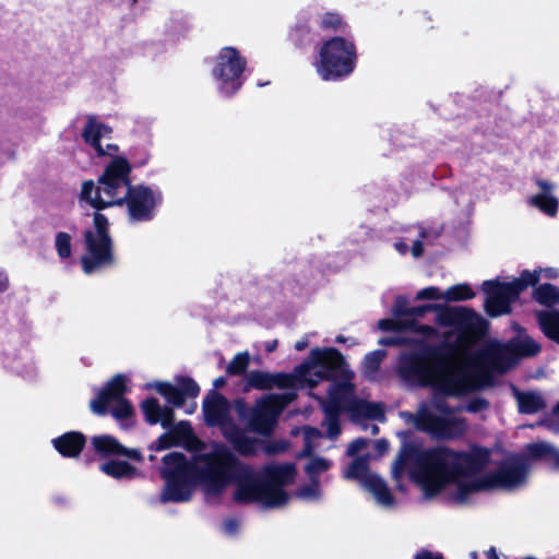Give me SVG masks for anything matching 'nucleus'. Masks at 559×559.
Instances as JSON below:
<instances>
[{
    "mask_svg": "<svg viewBox=\"0 0 559 559\" xmlns=\"http://www.w3.org/2000/svg\"><path fill=\"white\" fill-rule=\"evenodd\" d=\"M455 344L442 342L412 353L401 360L399 373L406 382L428 386L435 384L445 396L461 397L493 385L488 370H471L455 366L450 360L455 355Z\"/></svg>",
    "mask_w": 559,
    "mask_h": 559,
    "instance_id": "obj_1",
    "label": "nucleus"
},
{
    "mask_svg": "<svg viewBox=\"0 0 559 559\" xmlns=\"http://www.w3.org/2000/svg\"><path fill=\"white\" fill-rule=\"evenodd\" d=\"M201 488L209 496H221L246 471L245 463L224 443H214L211 451L195 453Z\"/></svg>",
    "mask_w": 559,
    "mask_h": 559,
    "instance_id": "obj_2",
    "label": "nucleus"
},
{
    "mask_svg": "<svg viewBox=\"0 0 559 559\" xmlns=\"http://www.w3.org/2000/svg\"><path fill=\"white\" fill-rule=\"evenodd\" d=\"M162 461L160 477L165 485L159 496L160 502L189 501L195 487H201L195 453L188 460L181 452H170Z\"/></svg>",
    "mask_w": 559,
    "mask_h": 559,
    "instance_id": "obj_3",
    "label": "nucleus"
},
{
    "mask_svg": "<svg viewBox=\"0 0 559 559\" xmlns=\"http://www.w3.org/2000/svg\"><path fill=\"white\" fill-rule=\"evenodd\" d=\"M357 58L353 39L333 36L321 43L316 70L323 81H338L354 72Z\"/></svg>",
    "mask_w": 559,
    "mask_h": 559,
    "instance_id": "obj_4",
    "label": "nucleus"
},
{
    "mask_svg": "<svg viewBox=\"0 0 559 559\" xmlns=\"http://www.w3.org/2000/svg\"><path fill=\"white\" fill-rule=\"evenodd\" d=\"M132 165L123 156H115L105 167L102 176L98 178V186L93 180H85L82 183L80 199L94 207V200L114 201L121 199L120 190L132 187L131 175Z\"/></svg>",
    "mask_w": 559,
    "mask_h": 559,
    "instance_id": "obj_5",
    "label": "nucleus"
},
{
    "mask_svg": "<svg viewBox=\"0 0 559 559\" xmlns=\"http://www.w3.org/2000/svg\"><path fill=\"white\" fill-rule=\"evenodd\" d=\"M436 322L441 326L454 328L457 332L455 347L469 346L483 340L489 329L488 321L474 309L456 306L442 308L436 316Z\"/></svg>",
    "mask_w": 559,
    "mask_h": 559,
    "instance_id": "obj_6",
    "label": "nucleus"
},
{
    "mask_svg": "<svg viewBox=\"0 0 559 559\" xmlns=\"http://www.w3.org/2000/svg\"><path fill=\"white\" fill-rule=\"evenodd\" d=\"M519 333L524 329L518 326ZM542 346L530 335H521L512 337L507 343L493 342L487 345L481 352V358L492 369L506 372L510 369L519 358L534 357L539 354Z\"/></svg>",
    "mask_w": 559,
    "mask_h": 559,
    "instance_id": "obj_7",
    "label": "nucleus"
},
{
    "mask_svg": "<svg viewBox=\"0 0 559 559\" xmlns=\"http://www.w3.org/2000/svg\"><path fill=\"white\" fill-rule=\"evenodd\" d=\"M163 202V194L159 190H153L145 185H133L129 187L121 199L114 201L94 200V209L103 211L111 206L127 205L128 215L131 222H150L154 218L155 209Z\"/></svg>",
    "mask_w": 559,
    "mask_h": 559,
    "instance_id": "obj_8",
    "label": "nucleus"
},
{
    "mask_svg": "<svg viewBox=\"0 0 559 559\" xmlns=\"http://www.w3.org/2000/svg\"><path fill=\"white\" fill-rule=\"evenodd\" d=\"M246 67L247 60L237 48L226 46L219 50L212 76L218 82L222 95L231 97L242 87Z\"/></svg>",
    "mask_w": 559,
    "mask_h": 559,
    "instance_id": "obj_9",
    "label": "nucleus"
},
{
    "mask_svg": "<svg viewBox=\"0 0 559 559\" xmlns=\"http://www.w3.org/2000/svg\"><path fill=\"white\" fill-rule=\"evenodd\" d=\"M127 378L124 374H115L104 386L98 391L97 396L90 402L91 411L98 416H104L108 413V407L111 402L116 405L111 409V415L117 420H126L134 415V408L131 402L124 399L127 393Z\"/></svg>",
    "mask_w": 559,
    "mask_h": 559,
    "instance_id": "obj_10",
    "label": "nucleus"
},
{
    "mask_svg": "<svg viewBox=\"0 0 559 559\" xmlns=\"http://www.w3.org/2000/svg\"><path fill=\"white\" fill-rule=\"evenodd\" d=\"M452 453L453 450L448 447H436L424 450L419 455L416 472L427 491L437 492L441 489L444 480L451 479Z\"/></svg>",
    "mask_w": 559,
    "mask_h": 559,
    "instance_id": "obj_11",
    "label": "nucleus"
},
{
    "mask_svg": "<svg viewBox=\"0 0 559 559\" xmlns=\"http://www.w3.org/2000/svg\"><path fill=\"white\" fill-rule=\"evenodd\" d=\"M246 471H240L241 476L235 479L237 485L234 492V500L239 504L261 502L266 508H277L275 499L266 485L263 475H257L253 469L245 463Z\"/></svg>",
    "mask_w": 559,
    "mask_h": 559,
    "instance_id": "obj_12",
    "label": "nucleus"
},
{
    "mask_svg": "<svg viewBox=\"0 0 559 559\" xmlns=\"http://www.w3.org/2000/svg\"><path fill=\"white\" fill-rule=\"evenodd\" d=\"M83 237L86 254L81 258V266L85 274H92L97 269L115 264L111 237L95 236L92 234V229H86Z\"/></svg>",
    "mask_w": 559,
    "mask_h": 559,
    "instance_id": "obj_13",
    "label": "nucleus"
},
{
    "mask_svg": "<svg viewBox=\"0 0 559 559\" xmlns=\"http://www.w3.org/2000/svg\"><path fill=\"white\" fill-rule=\"evenodd\" d=\"M530 466L525 457L514 454L504 460L498 469L487 473L489 490H510L526 481Z\"/></svg>",
    "mask_w": 559,
    "mask_h": 559,
    "instance_id": "obj_14",
    "label": "nucleus"
},
{
    "mask_svg": "<svg viewBox=\"0 0 559 559\" xmlns=\"http://www.w3.org/2000/svg\"><path fill=\"white\" fill-rule=\"evenodd\" d=\"M490 462V451L480 445H474L469 452L454 451L451 460V479L471 477L481 473Z\"/></svg>",
    "mask_w": 559,
    "mask_h": 559,
    "instance_id": "obj_15",
    "label": "nucleus"
},
{
    "mask_svg": "<svg viewBox=\"0 0 559 559\" xmlns=\"http://www.w3.org/2000/svg\"><path fill=\"white\" fill-rule=\"evenodd\" d=\"M310 366L321 368L326 379H334L349 372L346 369V361L343 354L334 347L323 349L319 347L312 348L309 354L308 362L301 364L296 370L302 372Z\"/></svg>",
    "mask_w": 559,
    "mask_h": 559,
    "instance_id": "obj_16",
    "label": "nucleus"
},
{
    "mask_svg": "<svg viewBox=\"0 0 559 559\" xmlns=\"http://www.w3.org/2000/svg\"><path fill=\"white\" fill-rule=\"evenodd\" d=\"M262 475L275 499L273 503L278 504V507L285 506L289 496L283 487L294 481L296 476L295 465L292 463L271 464L264 467Z\"/></svg>",
    "mask_w": 559,
    "mask_h": 559,
    "instance_id": "obj_17",
    "label": "nucleus"
},
{
    "mask_svg": "<svg viewBox=\"0 0 559 559\" xmlns=\"http://www.w3.org/2000/svg\"><path fill=\"white\" fill-rule=\"evenodd\" d=\"M540 280V271L523 270L520 276L511 282H499L498 280H488L484 284L487 288L492 289L508 304L512 305L518 300L520 295L530 286H536Z\"/></svg>",
    "mask_w": 559,
    "mask_h": 559,
    "instance_id": "obj_18",
    "label": "nucleus"
},
{
    "mask_svg": "<svg viewBox=\"0 0 559 559\" xmlns=\"http://www.w3.org/2000/svg\"><path fill=\"white\" fill-rule=\"evenodd\" d=\"M352 392H354V385L350 382H341L336 383L329 394V404L324 411L332 417L328 425V437L330 439H336L341 435V425L337 416Z\"/></svg>",
    "mask_w": 559,
    "mask_h": 559,
    "instance_id": "obj_19",
    "label": "nucleus"
},
{
    "mask_svg": "<svg viewBox=\"0 0 559 559\" xmlns=\"http://www.w3.org/2000/svg\"><path fill=\"white\" fill-rule=\"evenodd\" d=\"M228 400L215 390H211L203 401V414L205 424L209 427L226 426L230 423L228 418Z\"/></svg>",
    "mask_w": 559,
    "mask_h": 559,
    "instance_id": "obj_20",
    "label": "nucleus"
},
{
    "mask_svg": "<svg viewBox=\"0 0 559 559\" xmlns=\"http://www.w3.org/2000/svg\"><path fill=\"white\" fill-rule=\"evenodd\" d=\"M296 377L290 373H271L261 370H252L247 377V385L250 389L266 391L273 388L290 389L295 386Z\"/></svg>",
    "mask_w": 559,
    "mask_h": 559,
    "instance_id": "obj_21",
    "label": "nucleus"
},
{
    "mask_svg": "<svg viewBox=\"0 0 559 559\" xmlns=\"http://www.w3.org/2000/svg\"><path fill=\"white\" fill-rule=\"evenodd\" d=\"M223 435L241 456H254L263 443L258 438L247 436L246 431L233 421L223 427Z\"/></svg>",
    "mask_w": 559,
    "mask_h": 559,
    "instance_id": "obj_22",
    "label": "nucleus"
},
{
    "mask_svg": "<svg viewBox=\"0 0 559 559\" xmlns=\"http://www.w3.org/2000/svg\"><path fill=\"white\" fill-rule=\"evenodd\" d=\"M317 38L318 32L313 27L311 14H300L287 34L288 41L300 50L309 48Z\"/></svg>",
    "mask_w": 559,
    "mask_h": 559,
    "instance_id": "obj_23",
    "label": "nucleus"
},
{
    "mask_svg": "<svg viewBox=\"0 0 559 559\" xmlns=\"http://www.w3.org/2000/svg\"><path fill=\"white\" fill-rule=\"evenodd\" d=\"M535 183L540 191L530 198L528 204L538 209L544 214L555 217L558 213L559 201L552 194L554 183L542 178H536Z\"/></svg>",
    "mask_w": 559,
    "mask_h": 559,
    "instance_id": "obj_24",
    "label": "nucleus"
},
{
    "mask_svg": "<svg viewBox=\"0 0 559 559\" xmlns=\"http://www.w3.org/2000/svg\"><path fill=\"white\" fill-rule=\"evenodd\" d=\"M86 441V436L83 432L72 430L53 438L51 442L62 457L76 459L84 450Z\"/></svg>",
    "mask_w": 559,
    "mask_h": 559,
    "instance_id": "obj_25",
    "label": "nucleus"
},
{
    "mask_svg": "<svg viewBox=\"0 0 559 559\" xmlns=\"http://www.w3.org/2000/svg\"><path fill=\"white\" fill-rule=\"evenodd\" d=\"M346 409L354 420L371 419L383 420L384 408L382 403L369 402L362 399L353 396V393L347 396Z\"/></svg>",
    "mask_w": 559,
    "mask_h": 559,
    "instance_id": "obj_26",
    "label": "nucleus"
},
{
    "mask_svg": "<svg viewBox=\"0 0 559 559\" xmlns=\"http://www.w3.org/2000/svg\"><path fill=\"white\" fill-rule=\"evenodd\" d=\"M112 133V128L96 119L95 116L87 117V121L82 131V138L86 144L92 146L98 155H105L100 140L103 136L109 138Z\"/></svg>",
    "mask_w": 559,
    "mask_h": 559,
    "instance_id": "obj_27",
    "label": "nucleus"
},
{
    "mask_svg": "<svg viewBox=\"0 0 559 559\" xmlns=\"http://www.w3.org/2000/svg\"><path fill=\"white\" fill-rule=\"evenodd\" d=\"M168 429L171 438L176 441V447L182 445L189 451H198L204 447V443L194 435L191 424L187 420H181Z\"/></svg>",
    "mask_w": 559,
    "mask_h": 559,
    "instance_id": "obj_28",
    "label": "nucleus"
},
{
    "mask_svg": "<svg viewBox=\"0 0 559 559\" xmlns=\"http://www.w3.org/2000/svg\"><path fill=\"white\" fill-rule=\"evenodd\" d=\"M465 430L464 419L438 415L431 436L437 439L449 440L461 437Z\"/></svg>",
    "mask_w": 559,
    "mask_h": 559,
    "instance_id": "obj_29",
    "label": "nucleus"
},
{
    "mask_svg": "<svg viewBox=\"0 0 559 559\" xmlns=\"http://www.w3.org/2000/svg\"><path fill=\"white\" fill-rule=\"evenodd\" d=\"M365 489L371 492L378 502L383 506H393L394 496L382 477L377 474H370L364 477Z\"/></svg>",
    "mask_w": 559,
    "mask_h": 559,
    "instance_id": "obj_30",
    "label": "nucleus"
},
{
    "mask_svg": "<svg viewBox=\"0 0 559 559\" xmlns=\"http://www.w3.org/2000/svg\"><path fill=\"white\" fill-rule=\"evenodd\" d=\"M249 428L262 436H270L275 427L276 418L266 408H255L249 418Z\"/></svg>",
    "mask_w": 559,
    "mask_h": 559,
    "instance_id": "obj_31",
    "label": "nucleus"
},
{
    "mask_svg": "<svg viewBox=\"0 0 559 559\" xmlns=\"http://www.w3.org/2000/svg\"><path fill=\"white\" fill-rule=\"evenodd\" d=\"M91 443L95 452L102 457L119 456L123 449V444L110 435L94 436Z\"/></svg>",
    "mask_w": 559,
    "mask_h": 559,
    "instance_id": "obj_32",
    "label": "nucleus"
},
{
    "mask_svg": "<svg viewBox=\"0 0 559 559\" xmlns=\"http://www.w3.org/2000/svg\"><path fill=\"white\" fill-rule=\"evenodd\" d=\"M423 451L424 450H421L417 444L413 442L403 443L396 460L393 463L392 472L394 476H399L409 461H412L417 468L419 455L423 453Z\"/></svg>",
    "mask_w": 559,
    "mask_h": 559,
    "instance_id": "obj_33",
    "label": "nucleus"
},
{
    "mask_svg": "<svg viewBox=\"0 0 559 559\" xmlns=\"http://www.w3.org/2000/svg\"><path fill=\"white\" fill-rule=\"evenodd\" d=\"M537 319L545 336L559 344V310L539 311Z\"/></svg>",
    "mask_w": 559,
    "mask_h": 559,
    "instance_id": "obj_34",
    "label": "nucleus"
},
{
    "mask_svg": "<svg viewBox=\"0 0 559 559\" xmlns=\"http://www.w3.org/2000/svg\"><path fill=\"white\" fill-rule=\"evenodd\" d=\"M481 289L487 295L485 300V311L488 316L495 318L502 314H509L512 311L511 305L492 289L487 288L484 283L481 284Z\"/></svg>",
    "mask_w": 559,
    "mask_h": 559,
    "instance_id": "obj_35",
    "label": "nucleus"
},
{
    "mask_svg": "<svg viewBox=\"0 0 559 559\" xmlns=\"http://www.w3.org/2000/svg\"><path fill=\"white\" fill-rule=\"evenodd\" d=\"M100 471L115 479L133 478L136 467L126 461L110 460L100 465Z\"/></svg>",
    "mask_w": 559,
    "mask_h": 559,
    "instance_id": "obj_36",
    "label": "nucleus"
},
{
    "mask_svg": "<svg viewBox=\"0 0 559 559\" xmlns=\"http://www.w3.org/2000/svg\"><path fill=\"white\" fill-rule=\"evenodd\" d=\"M515 395L521 414H535L546 406L544 399L538 393L516 391Z\"/></svg>",
    "mask_w": 559,
    "mask_h": 559,
    "instance_id": "obj_37",
    "label": "nucleus"
},
{
    "mask_svg": "<svg viewBox=\"0 0 559 559\" xmlns=\"http://www.w3.org/2000/svg\"><path fill=\"white\" fill-rule=\"evenodd\" d=\"M480 491H489L486 475L475 477L468 481H457L456 500L459 502H465L472 493Z\"/></svg>",
    "mask_w": 559,
    "mask_h": 559,
    "instance_id": "obj_38",
    "label": "nucleus"
},
{
    "mask_svg": "<svg viewBox=\"0 0 559 559\" xmlns=\"http://www.w3.org/2000/svg\"><path fill=\"white\" fill-rule=\"evenodd\" d=\"M147 388H154L157 393L164 396L167 402L175 407H182L186 403L179 386L171 384L170 382L156 381L154 383H148Z\"/></svg>",
    "mask_w": 559,
    "mask_h": 559,
    "instance_id": "obj_39",
    "label": "nucleus"
},
{
    "mask_svg": "<svg viewBox=\"0 0 559 559\" xmlns=\"http://www.w3.org/2000/svg\"><path fill=\"white\" fill-rule=\"evenodd\" d=\"M533 298L542 306L552 307L559 304V288L550 283L534 286Z\"/></svg>",
    "mask_w": 559,
    "mask_h": 559,
    "instance_id": "obj_40",
    "label": "nucleus"
},
{
    "mask_svg": "<svg viewBox=\"0 0 559 559\" xmlns=\"http://www.w3.org/2000/svg\"><path fill=\"white\" fill-rule=\"evenodd\" d=\"M313 22L318 23L323 32L330 33L342 32L347 27V23L337 12H325L318 20H313Z\"/></svg>",
    "mask_w": 559,
    "mask_h": 559,
    "instance_id": "obj_41",
    "label": "nucleus"
},
{
    "mask_svg": "<svg viewBox=\"0 0 559 559\" xmlns=\"http://www.w3.org/2000/svg\"><path fill=\"white\" fill-rule=\"evenodd\" d=\"M474 297L475 292L471 285L466 283L453 285L443 293V298L448 301H463Z\"/></svg>",
    "mask_w": 559,
    "mask_h": 559,
    "instance_id": "obj_42",
    "label": "nucleus"
},
{
    "mask_svg": "<svg viewBox=\"0 0 559 559\" xmlns=\"http://www.w3.org/2000/svg\"><path fill=\"white\" fill-rule=\"evenodd\" d=\"M141 409L143 412L145 420L150 425H156L159 423L162 406L158 403V400L155 397H147L141 404Z\"/></svg>",
    "mask_w": 559,
    "mask_h": 559,
    "instance_id": "obj_43",
    "label": "nucleus"
},
{
    "mask_svg": "<svg viewBox=\"0 0 559 559\" xmlns=\"http://www.w3.org/2000/svg\"><path fill=\"white\" fill-rule=\"evenodd\" d=\"M527 450L532 459L543 460L550 464L557 448L546 442H535L531 443Z\"/></svg>",
    "mask_w": 559,
    "mask_h": 559,
    "instance_id": "obj_44",
    "label": "nucleus"
},
{
    "mask_svg": "<svg viewBox=\"0 0 559 559\" xmlns=\"http://www.w3.org/2000/svg\"><path fill=\"white\" fill-rule=\"evenodd\" d=\"M250 364V356L248 352L238 353L234 356L231 361L228 364L226 368V372L229 376H242Z\"/></svg>",
    "mask_w": 559,
    "mask_h": 559,
    "instance_id": "obj_45",
    "label": "nucleus"
},
{
    "mask_svg": "<svg viewBox=\"0 0 559 559\" xmlns=\"http://www.w3.org/2000/svg\"><path fill=\"white\" fill-rule=\"evenodd\" d=\"M176 382L185 400L187 397L195 399L200 394V385L191 377L178 376Z\"/></svg>",
    "mask_w": 559,
    "mask_h": 559,
    "instance_id": "obj_46",
    "label": "nucleus"
},
{
    "mask_svg": "<svg viewBox=\"0 0 559 559\" xmlns=\"http://www.w3.org/2000/svg\"><path fill=\"white\" fill-rule=\"evenodd\" d=\"M55 247L60 259L64 260L72 253V237L66 231H59L55 238Z\"/></svg>",
    "mask_w": 559,
    "mask_h": 559,
    "instance_id": "obj_47",
    "label": "nucleus"
},
{
    "mask_svg": "<svg viewBox=\"0 0 559 559\" xmlns=\"http://www.w3.org/2000/svg\"><path fill=\"white\" fill-rule=\"evenodd\" d=\"M368 472V462L364 457L353 460L346 471V476L353 479H359L364 485V477L370 475Z\"/></svg>",
    "mask_w": 559,
    "mask_h": 559,
    "instance_id": "obj_48",
    "label": "nucleus"
},
{
    "mask_svg": "<svg viewBox=\"0 0 559 559\" xmlns=\"http://www.w3.org/2000/svg\"><path fill=\"white\" fill-rule=\"evenodd\" d=\"M330 468V462L320 456L312 457L306 465L305 471L310 479H319L321 473Z\"/></svg>",
    "mask_w": 559,
    "mask_h": 559,
    "instance_id": "obj_49",
    "label": "nucleus"
},
{
    "mask_svg": "<svg viewBox=\"0 0 559 559\" xmlns=\"http://www.w3.org/2000/svg\"><path fill=\"white\" fill-rule=\"evenodd\" d=\"M437 418H438L437 414L424 409L418 414L416 421H415V426L418 430L431 435L432 430L435 428Z\"/></svg>",
    "mask_w": 559,
    "mask_h": 559,
    "instance_id": "obj_50",
    "label": "nucleus"
},
{
    "mask_svg": "<svg viewBox=\"0 0 559 559\" xmlns=\"http://www.w3.org/2000/svg\"><path fill=\"white\" fill-rule=\"evenodd\" d=\"M93 225L94 229H92V234L95 236H104L111 237L109 230V222L106 215L100 213V211L96 210L93 214Z\"/></svg>",
    "mask_w": 559,
    "mask_h": 559,
    "instance_id": "obj_51",
    "label": "nucleus"
},
{
    "mask_svg": "<svg viewBox=\"0 0 559 559\" xmlns=\"http://www.w3.org/2000/svg\"><path fill=\"white\" fill-rule=\"evenodd\" d=\"M442 308H449L445 305H435V304H425L412 307L409 320H415V318H423L428 312L436 311L437 316L441 312Z\"/></svg>",
    "mask_w": 559,
    "mask_h": 559,
    "instance_id": "obj_52",
    "label": "nucleus"
},
{
    "mask_svg": "<svg viewBox=\"0 0 559 559\" xmlns=\"http://www.w3.org/2000/svg\"><path fill=\"white\" fill-rule=\"evenodd\" d=\"M411 309L407 297L400 295L395 298L393 314L396 318H407L409 320Z\"/></svg>",
    "mask_w": 559,
    "mask_h": 559,
    "instance_id": "obj_53",
    "label": "nucleus"
},
{
    "mask_svg": "<svg viewBox=\"0 0 559 559\" xmlns=\"http://www.w3.org/2000/svg\"><path fill=\"white\" fill-rule=\"evenodd\" d=\"M385 356V352L382 349H376L368 353L365 356V364L371 371H377L380 368L381 361Z\"/></svg>",
    "mask_w": 559,
    "mask_h": 559,
    "instance_id": "obj_54",
    "label": "nucleus"
},
{
    "mask_svg": "<svg viewBox=\"0 0 559 559\" xmlns=\"http://www.w3.org/2000/svg\"><path fill=\"white\" fill-rule=\"evenodd\" d=\"M311 483L299 487L298 496L301 498H319L320 481L319 479H310Z\"/></svg>",
    "mask_w": 559,
    "mask_h": 559,
    "instance_id": "obj_55",
    "label": "nucleus"
},
{
    "mask_svg": "<svg viewBox=\"0 0 559 559\" xmlns=\"http://www.w3.org/2000/svg\"><path fill=\"white\" fill-rule=\"evenodd\" d=\"M490 407V403L488 400L484 397H474L468 401L465 406L466 412L476 414L483 411H486Z\"/></svg>",
    "mask_w": 559,
    "mask_h": 559,
    "instance_id": "obj_56",
    "label": "nucleus"
},
{
    "mask_svg": "<svg viewBox=\"0 0 559 559\" xmlns=\"http://www.w3.org/2000/svg\"><path fill=\"white\" fill-rule=\"evenodd\" d=\"M443 298V294L436 286H429L420 289L416 295V300H437Z\"/></svg>",
    "mask_w": 559,
    "mask_h": 559,
    "instance_id": "obj_57",
    "label": "nucleus"
},
{
    "mask_svg": "<svg viewBox=\"0 0 559 559\" xmlns=\"http://www.w3.org/2000/svg\"><path fill=\"white\" fill-rule=\"evenodd\" d=\"M404 325L414 331L421 333L425 336H432L437 333L436 329L428 324H419L416 320H407Z\"/></svg>",
    "mask_w": 559,
    "mask_h": 559,
    "instance_id": "obj_58",
    "label": "nucleus"
},
{
    "mask_svg": "<svg viewBox=\"0 0 559 559\" xmlns=\"http://www.w3.org/2000/svg\"><path fill=\"white\" fill-rule=\"evenodd\" d=\"M160 425L163 428H170L173 425H174V420H175V413L173 411V408L168 407V406H164L162 407V412H160Z\"/></svg>",
    "mask_w": 559,
    "mask_h": 559,
    "instance_id": "obj_59",
    "label": "nucleus"
},
{
    "mask_svg": "<svg viewBox=\"0 0 559 559\" xmlns=\"http://www.w3.org/2000/svg\"><path fill=\"white\" fill-rule=\"evenodd\" d=\"M287 445L285 441H271L264 444V452L269 455H273L280 452H284Z\"/></svg>",
    "mask_w": 559,
    "mask_h": 559,
    "instance_id": "obj_60",
    "label": "nucleus"
},
{
    "mask_svg": "<svg viewBox=\"0 0 559 559\" xmlns=\"http://www.w3.org/2000/svg\"><path fill=\"white\" fill-rule=\"evenodd\" d=\"M156 450H165L176 447V441L171 438L170 431L162 433L157 439Z\"/></svg>",
    "mask_w": 559,
    "mask_h": 559,
    "instance_id": "obj_61",
    "label": "nucleus"
},
{
    "mask_svg": "<svg viewBox=\"0 0 559 559\" xmlns=\"http://www.w3.org/2000/svg\"><path fill=\"white\" fill-rule=\"evenodd\" d=\"M367 443L368 441L365 438H357L353 440L348 445L347 454L350 456L356 455L359 451L367 447Z\"/></svg>",
    "mask_w": 559,
    "mask_h": 559,
    "instance_id": "obj_62",
    "label": "nucleus"
},
{
    "mask_svg": "<svg viewBox=\"0 0 559 559\" xmlns=\"http://www.w3.org/2000/svg\"><path fill=\"white\" fill-rule=\"evenodd\" d=\"M119 456H126L132 461L141 463L143 461V455L138 449H129L123 445V449Z\"/></svg>",
    "mask_w": 559,
    "mask_h": 559,
    "instance_id": "obj_63",
    "label": "nucleus"
},
{
    "mask_svg": "<svg viewBox=\"0 0 559 559\" xmlns=\"http://www.w3.org/2000/svg\"><path fill=\"white\" fill-rule=\"evenodd\" d=\"M415 559H444V557L440 552L433 554L429 550H423L421 552L415 556Z\"/></svg>",
    "mask_w": 559,
    "mask_h": 559,
    "instance_id": "obj_64",
    "label": "nucleus"
}]
</instances>
